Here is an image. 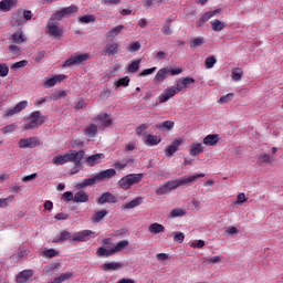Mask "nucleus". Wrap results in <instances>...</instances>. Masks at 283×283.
Segmentation results:
<instances>
[{
  "label": "nucleus",
  "instance_id": "1",
  "mask_svg": "<svg viewBox=\"0 0 283 283\" xmlns=\"http://www.w3.org/2000/svg\"><path fill=\"white\" fill-rule=\"evenodd\" d=\"M34 14L31 10L19 9L17 12L11 15V25L19 28V25H25L28 21H32Z\"/></svg>",
  "mask_w": 283,
  "mask_h": 283
},
{
  "label": "nucleus",
  "instance_id": "2",
  "mask_svg": "<svg viewBox=\"0 0 283 283\" xmlns=\"http://www.w3.org/2000/svg\"><path fill=\"white\" fill-rule=\"evenodd\" d=\"M29 123H25L23 125V129L30 130V129H36L45 123V116L41 115L39 111H34L30 114L28 117Z\"/></svg>",
  "mask_w": 283,
  "mask_h": 283
},
{
  "label": "nucleus",
  "instance_id": "3",
  "mask_svg": "<svg viewBox=\"0 0 283 283\" xmlns=\"http://www.w3.org/2000/svg\"><path fill=\"white\" fill-rule=\"evenodd\" d=\"M143 180V174H129L119 179L118 187L124 191H127L132 186L138 185Z\"/></svg>",
  "mask_w": 283,
  "mask_h": 283
},
{
  "label": "nucleus",
  "instance_id": "4",
  "mask_svg": "<svg viewBox=\"0 0 283 283\" xmlns=\"http://www.w3.org/2000/svg\"><path fill=\"white\" fill-rule=\"evenodd\" d=\"M76 154H78V151L70 150V153H66L64 155H57L53 157L52 164L59 167L61 165H66V163H72L73 160H77V158L75 157Z\"/></svg>",
  "mask_w": 283,
  "mask_h": 283
},
{
  "label": "nucleus",
  "instance_id": "5",
  "mask_svg": "<svg viewBox=\"0 0 283 283\" xmlns=\"http://www.w3.org/2000/svg\"><path fill=\"white\" fill-rule=\"evenodd\" d=\"M178 187H180V184H179L178 179L168 180L164 185L158 187L155 190V193L157 196H165V193H169V191H174V190L178 189Z\"/></svg>",
  "mask_w": 283,
  "mask_h": 283
},
{
  "label": "nucleus",
  "instance_id": "6",
  "mask_svg": "<svg viewBox=\"0 0 283 283\" xmlns=\"http://www.w3.org/2000/svg\"><path fill=\"white\" fill-rule=\"evenodd\" d=\"M85 61H90V53L73 55L69 57L63 63V67H74V65H81V63H85Z\"/></svg>",
  "mask_w": 283,
  "mask_h": 283
},
{
  "label": "nucleus",
  "instance_id": "7",
  "mask_svg": "<svg viewBox=\"0 0 283 283\" xmlns=\"http://www.w3.org/2000/svg\"><path fill=\"white\" fill-rule=\"evenodd\" d=\"M96 238V232L92 230H82L78 232L73 233V242H88V240H92Z\"/></svg>",
  "mask_w": 283,
  "mask_h": 283
},
{
  "label": "nucleus",
  "instance_id": "8",
  "mask_svg": "<svg viewBox=\"0 0 283 283\" xmlns=\"http://www.w3.org/2000/svg\"><path fill=\"white\" fill-rule=\"evenodd\" d=\"M39 145H41L39 137L22 138L18 143L20 149H34V147H39Z\"/></svg>",
  "mask_w": 283,
  "mask_h": 283
},
{
  "label": "nucleus",
  "instance_id": "9",
  "mask_svg": "<svg viewBox=\"0 0 283 283\" xmlns=\"http://www.w3.org/2000/svg\"><path fill=\"white\" fill-rule=\"evenodd\" d=\"M46 30L51 36H54V39H61V36H63V28H61L59 22H55L52 18L50 19Z\"/></svg>",
  "mask_w": 283,
  "mask_h": 283
},
{
  "label": "nucleus",
  "instance_id": "10",
  "mask_svg": "<svg viewBox=\"0 0 283 283\" xmlns=\"http://www.w3.org/2000/svg\"><path fill=\"white\" fill-rule=\"evenodd\" d=\"M78 12V7L76 6H70L65 7L62 10L57 11L55 14L52 15V19L55 21H61L63 17H70L71 14H76Z\"/></svg>",
  "mask_w": 283,
  "mask_h": 283
},
{
  "label": "nucleus",
  "instance_id": "11",
  "mask_svg": "<svg viewBox=\"0 0 283 283\" xmlns=\"http://www.w3.org/2000/svg\"><path fill=\"white\" fill-rule=\"evenodd\" d=\"M103 244H109V247L113 249V253L115 255V253H120V251H123V249H125L126 247H129V241L122 240L114 244V243H112V239H104Z\"/></svg>",
  "mask_w": 283,
  "mask_h": 283
},
{
  "label": "nucleus",
  "instance_id": "12",
  "mask_svg": "<svg viewBox=\"0 0 283 283\" xmlns=\"http://www.w3.org/2000/svg\"><path fill=\"white\" fill-rule=\"evenodd\" d=\"M25 107H28V101H21L18 104H15L13 107L4 111L3 116L8 117V116H14V114H21V112H23Z\"/></svg>",
  "mask_w": 283,
  "mask_h": 283
},
{
  "label": "nucleus",
  "instance_id": "13",
  "mask_svg": "<svg viewBox=\"0 0 283 283\" xmlns=\"http://www.w3.org/2000/svg\"><path fill=\"white\" fill-rule=\"evenodd\" d=\"M178 92H180L178 86H170L166 88L164 93L159 95V103H167V101H169V98H174Z\"/></svg>",
  "mask_w": 283,
  "mask_h": 283
},
{
  "label": "nucleus",
  "instance_id": "14",
  "mask_svg": "<svg viewBox=\"0 0 283 283\" xmlns=\"http://www.w3.org/2000/svg\"><path fill=\"white\" fill-rule=\"evenodd\" d=\"M96 176H97L98 182H107L108 180H112V178H114V176H116V169L109 168L106 170H102V171L97 172Z\"/></svg>",
  "mask_w": 283,
  "mask_h": 283
},
{
  "label": "nucleus",
  "instance_id": "15",
  "mask_svg": "<svg viewBox=\"0 0 283 283\" xmlns=\"http://www.w3.org/2000/svg\"><path fill=\"white\" fill-rule=\"evenodd\" d=\"M198 178H205V174H193L189 177L178 179L179 187H189V185L193 184Z\"/></svg>",
  "mask_w": 283,
  "mask_h": 283
},
{
  "label": "nucleus",
  "instance_id": "16",
  "mask_svg": "<svg viewBox=\"0 0 283 283\" xmlns=\"http://www.w3.org/2000/svg\"><path fill=\"white\" fill-rule=\"evenodd\" d=\"M95 122L97 123L98 129H105V127H109V125H112V117H109L107 113H104L103 115H98L95 118Z\"/></svg>",
  "mask_w": 283,
  "mask_h": 283
},
{
  "label": "nucleus",
  "instance_id": "17",
  "mask_svg": "<svg viewBox=\"0 0 283 283\" xmlns=\"http://www.w3.org/2000/svg\"><path fill=\"white\" fill-rule=\"evenodd\" d=\"M105 161V154H95L86 158L87 167H94Z\"/></svg>",
  "mask_w": 283,
  "mask_h": 283
},
{
  "label": "nucleus",
  "instance_id": "18",
  "mask_svg": "<svg viewBox=\"0 0 283 283\" xmlns=\"http://www.w3.org/2000/svg\"><path fill=\"white\" fill-rule=\"evenodd\" d=\"M115 202H118V199L116 198V196L112 195L111 192H104L98 199H97V205H105V203H109V205H115Z\"/></svg>",
  "mask_w": 283,
  "mask_h": 283
},
{
  "label": "nucleus",
  "instance_id": "19",
  "mask_svg": "<svg viewBox=\"0 0 283 283\" xmlns=\"http://www.w3.org/2000/svg\"><path fill=\"white\" fill-rule=\"evenodd\" d=\"M19 3V0H1L0 1V12H10L14 10Z\"/></svg>",
  "mask_w": 283,
  "mask_h": 283
},
{
  "label": "nucleus",
  "instance_id": "20",
  "mask_svg": "<svg viewBox=\"0 0 283 283\" xmlns=\"http://www.w3.org/2000/svg\"><path fill=\"white\" fill-rule=\"evenodd\" d=\"M182 145V139H175L171 145L167 146L165 149V154L167 158H171L176 151H178V147Z\"/></svg>",
  "mask_w": 283,
  "mask_h": 283
},
{
  "label": "nucleus",
  "instance_id": "21",
  "mask_svg": "<svg viewBox=\"0 0 283 283\" xmlns=\"http://www.w3.org/2000/svg\"><path fill=\"white\" fill-rule=\"evenodd\" d=\"M83 156H85V150H78L77 154L75 155V158L77 159L72 160V163H74V167L71 170L72 176L81 171V160H83Z\"/></svg>",
  "mask_w": 283,
  "mask_h": 283
},
{
  "label": "nucleus",
  "instance_id": "22",
  "mask_svg": "<svg viewBox=\"0 0 283 283\" xmlns=\"http://www.w3.org/2000/svg\"><path fill=\"white\" fill-rule=\"evenodd\" d=\"M65 78H67L66 75H54L53 77H50L46 81H44V87H54V85H57V83L65 81Z\"/></svg>",
  "mask_w": 283,
  "mask_h": 283
},
{
  "label": "nucleus",
  "instance_id": "23",
  "mask_svg": "<svg viewBox=\"0 0 283 283\" xmlns=\"http://www.w3.org/2000/svg\"><path fill=\"white\" fill-rule=\"evenodd\" d=\"M196 80L193 77H184L177 82V90L182 92V90H187L190 85H193Z\"/></svg>",
  "mask_w": 283,
  "mask_h": 283
},
{
  "label": "nucleus",
  "instance_id": "24",
  "mask_svg": "<svg viewBox=\"0 0 283 283\" xmlns=\"http://www.w3.org/2000/svg\"><path fill=\"white\" fill-rule=\"evenodd\" d=\"M32 275H34V271L32 270H23L20 272L17 276V282L18 283H25L29 280H32Z\"/></svg>",
  "mask_w": 283,
  "mask_h": 283
},
{
  "label": "nucleus",
  "instance_id": "25",
  "mask_svg": "<svg viewBox=\"0 0 283 283\" xmlns=\"http://www.w3.org/2000/svg\"><path fill=\"white\" fill-rule=\"evenodd\" d=\"M12 43H15V45H21V43H25L28 41V38L23 33V31H17L11 35Z\"/></svg>",
  "mask_w": 283,
  "mask_h": 283
},
{
  "label": "nucleus",
  "instance_id": "26",
  "mask_svg": "<svg viewBox=\"0 0 283 283\" xmlns=\"http://www.w3.org/2000/svg\"><path fill=\"white\" fill-rule=\"evenodd\" d=\"M176 21V17L175 15H170L167 20L166 23L164 24V27L161 28V33L165 36H170V34H172L174 31H171V22Z\"/></svg>",
  "mask_w": 283,
  "mask_h": 283
},
{
  "label": "nucleus",
  "instance_id": "27",
  "mask_svg": "<svg viewBox=\"0 0 283 283\" xmlns=\"http://www.w3.org/2000/svg\"><path fill=\"white\" fill-rule=\"evenodd\" d=\"M205 151V146L201 143H193L190 146L189 154L190 156H200Z\"/></svg>",
  "mask_w": 283,
  "mask_h": 283
},
{
  "label": "nucleus",
  "instance_id": "28",
  "mask_svg": "<svg viewBox=\"0 0 283 283\" xmlns=\"http://www.w3.org/2000/svg\"><path fill=\"white\" fill-rule=\"evenodd\" d=\"M124 29H125V25L123 24L116 25L112 28L108 32H106L105 36L106 39H116V36H118Z\"/></svg>",
  "mask_w": 283,
  "mask_h": 283
},
{
  "label": "nucleus",
  "instance_id": "29",
  "mask_svg": "<svg viewBox=\"0 0 283 283\" xmlns=\"http://www.w3.org/2000/svg\"><path fill=\"white\" fill-rule=\"evenodd\" d=\"M167 76H169V69L164 67V69H160L156 73L154 81H155V83H163V81H165V78H167Z\"/></svg>",
  "mask_w": 283,
  "mask_h": 283
},
{
  "label": "nucleus",
  "instance_id": "30",
  "mask_svg": "<svg viewBox=\"0 0 283 283\" xmlns=\"http://www.w3.org/2000/svg\"><path fill=\"white\" fill-rule=\"evenodd\" d=\"M103 271H118V269H123V263L119 262H108L102 265Z\"/></svg>",
  "mask_w": 283,
  "mask_h": 283
},
{
  "label": "nucleus",
  "instance_id": "31",
  "mask_svg": "<svg viewBox=\"0 0 283 283\" xmlns=\"http://www.w3.org/2000/svg\"><path fill=\"white\" fill-rule=\"evenodd\" d=\"M73 202H90V195L83 190H80L74 195Z\"/></svg>",
  "mask_w": 283,
  "mask_h": 283
},
{
  "label": "nucleus",
  "instance_id": "32",
  "mask_svg": "<svg viewBox=\"0 0 283 283\" xmlns=\"http://www.w3.org/2000/svg\"><path fill=\"white\" fill-rule=\"evenodd\" d=\"M220 138L217 134L208 135L203 138V145H207V147H213V145H218Z\"/></svg>",
  "mask_w": 283,
  "mask_h": 283
},
{
  "label": "nucleus",
  "instance_id": "33",
  "mask_svg": "<svg viewBox=\"0 0 283 283\" xmlns=\"http://www.w3.org/2000/svg\"><path fill=\"white\" fill-rule=\"evenodd\" d=\"M60 269L61 263H51L43 268V273H45V275H54V273H56V271H59Z\"/></svg>",
  "mask_w": 283,
  "mask_h": 283
},
{
  "label": "nucleus",
  "instance_id": "34",
  "mask_svg": "<svg viewBox=\"0 0 283 283\" xmlns=\"http://www.w3.org/2000/svg\"><path fill=\"white\" fill-rule=\"evenodd\" d=\"M109 213V211L107 210H99V211H95L92 217H91V221L93 223L96 222H101V220H104V218Z\"/></svg>",
  "mask_w": 283,
  "mask_h": 283
},
{
  "label": "nucleus",
  "instance_id": "35",
  "mask_svg": "<svg viewBox=\"0 0 283 283\" xmlns=\"http://www.w3.org/2000/svg\"><path fill=\"white\" fill-rule=\"evenodd\" d=\"M143 202V197H137L135 199H133L132 201L125 203L122 206V209H136V207H140V203Z\"/></svg>",
  "mask_w": 283,
  "mask_h": 283
},
{
  "label": "nucleus",
  "instance_id": "36",
  "mask_svg": "<svg viewBox=\"0 0 283 283\" xmlns=\"http://www.w3.org/2000/svg\"><path fill=\"white\" fill-rule=\"evenodd\" d=\"M96 255L97 258H111V255H114V250L112 248L99 247L97 248Z\"/></svg>",
  "mask_w": 283,
  "mask_h": 283
},
{
  "label": "nucleus",
  "instance_id": "37",
  "mask_svg": "<svg viewBox=\"0 0 283 283\" xmlns=\"http://www.w3.org/2000/svg\"><path fill=\"white\" fill-rule=\"evenodd\" d=\"M118 49H119V45L116 42H113L112 44H107L105 46V54H107V56H114L118 54Z\"/></svg>",
  "mask_w": 283,
  "mask_h": 283
},
{
  "label": "nucleus",
  "instance_id": "38",
  "mask_svg": "<svg viewBox=\"0 0 283 283\" xmlns=\"http://www.w3.org/2000/svg\"><path fill=\"white\" fill-rule=\"evenodd\" d=\"M97 133H98V125H96V124H91V125H88V126L84 129V134H85V136H87L88 138H94V136H96Z\"/></svg>",
  "mask_w": 283,
  "mask_h": 283
},
{
  "label": "nucleus",
  "instance_id": "39",
  "mask_svg": "<svg viewBox=\"0 0 283 283\" xmlns=\"http://www.w3.org/2000/svg\"><path fill=\"white\" fill-rule=\"evenodd\" d=\"M160 138L156 135H147L146 139L144 140L145 145H148L149 147H156V145H159Z\"/></svg>",
  "mask_w": 283,
  "mask_h": 283
},
{
  "label": "nucleus",
  "instance_id": "40",
  "mask_svg": "<svg viewBox=\"0 0 283 283\" xmlns=\"http://www.w3.org/2000/svg\"><path fill=\"white\" fill-rule=\"evenodd\" d=\"M148 231H149V233H154L155 235L158 233H165V226H163L160 223H151L148 227Z\"/></svg>",
  "mask_w": 283,
  "mask_h": 283
},
{
  "label": "nucleus",
  "instance_id": "41",
  "mask_svg": "<svg viewBox=\"0 0 283 283\" xmlns=\"http://www.w3.org/2000/svg\"><path fill=\"white\" fill-rule=\"evenodd\" d=\"M242 76H244V72L240 67H234L231 70V78L232 81H242Z\"/></svg>",
  "mask_w": 283,
  "mask_h": 283
},
{
  "label": "nucleus",
  "instance_id": "42",
  "mask_svg": "<svg viewBox=\"0 0 283 283\" xmlns=\"http://www.w3.org/2000/svg\"><path fill=\"white\" fill-rule=\"evenodd\" d=\"M92 185H98V177L95 175L93 177L84 179L81 184L80 187H92Z\"/></svg>",
  "mask_w": 283,
  "mask_h": 283
},
{
  "label": "nucleus",
  "instance_id": "43",
  "mask_svg": "<svg viewBox=\"0 0 283 283\" xmlns=\"http://www.w3.org/2000/svg\"><path fill=\"white\" fill-rule=\"evenodd\" d=\"M66 240H69V242H74V234H71L69 231L64 230L60 233L56 242H65Z\"/></svg>",
  "mask_w": 283,
  "mask_h": 283
},
{
  "label": "nucleus",
  "instance_id": "44",
  "mask_svg": "<svg viewBox=\"0 0 283 283\" xmlns=\"http://www.w3.org/2000/svg\"><path fill=\"white\" fill-rule=\"evenodd\" d=\"M72 277L71 272L62 273L59 277H55L53 281L46 282V283H63L66 282V280H70Z\"/></svg>",
  "mask_w": 283,
  "mask_h": 283
},
{
  "label": "nucleus",
  "instance_id": "45",
  "mask_svg": "<svg viewBox=\"0 0 283 283\" xmlns=\"http://www.w3.org/2000/svg\"><path fill=\"white\" fill-rule=\"evenodd\" d=\"M182 216H187V210L182 208H176L171 210L169 218H182Z\"/></svg>",
  "mask_w": 283,
  "mask_h": 283
},
{
  "label": "nucleus",
  "instance_id": "46",
  "mask_svg": "<svg viewBox=\"0 0 283 283\" xmlns=\"http://www.w3.org/2000/svg\"><path fill=\"white\" fill-rule=\"evenodd\" d=\"M130 163H133L132 159H123L122 161L116 160L113 165V167H115V169H125V167H127V165H130Z\"/></svg>",
  "mask_w": 283,
  "mask_h": 283
},
{
  "label": "nucleus",
  "instance_id": "47",
  "mask_svg": "<svg viewBox=\"0 0 283 283\" xmlns=\"http://www.w3.org/2000/svg\"><path fill=\"white\" fill-rule=\"evenodd\" d=\"M42 258H56V255H59V251H56L55 249H44L41 252Z\"/></svg>",
  "mask_w": 283,
  "mask_h": 283
},
{
  "label": "nucleus",
  "instance_id": "48",
  "mask_svg": "<svg viewBox=\"0 0 283 283\" xmlns=\"http://www.w3.org/2000/svg\"><path fill=\"white\" fill-rule=\"evenodd\" d=\"M210 23H211L212 30H214V32H222V30H224V22H222L220 20H213Z\"/></svg>",
  "mask_w": 283,
  "mask_h": 283
},
{
  "label": "nucleus",
  "instance_id": "49",
  "mask_svg": "<svg viewBox=\"0 0 283 283\" xmlns=\"http://www.w3.org/2000/svg\"><path fill=\"white\" fill-rule=\"evenodd\" d=\"M202 262L206 264H220L222 262V256H212V258H203Z\"/></svg>",
  "mask_w": 283,
  "mask_h": 283
},
{
  "label": "nucleus",
  "instance_id": "50",
  "mask_svg": "<svg viewBox=\"0 0 283 283\" xmlns=\"http://www.w3.org/2000/svg\"><path fill=\"white\" fill-rule=\"evenodd\" d=\"M216 63H218V60L213 55L208 56L205 61V65H206L207 70H211L213 67V65H216Z\"/></svg>",
  "mask_w": 283,
  "mask_h": 283
},
{
  "label": "nucleus",
  "instance_id": "51",
  "mask_svg": "<svg viewBox=\"0 0 283 283\" xmlns=\"http://www.w3.org/2000/svg\"><path fill=\"white\" fill-rule=\"evenodd\" d=\"M8 74H10V66H8L6 63H0V76L6 78Z\"/></svg>",
  "mask_w": 283,
  "mask_h": 283
},
{
  "label": "nucleus",
  "instance_id": "52",
  "mask_svg": "<svg viewBox=\"0 0 283 283\" xmlns=\"http://www.w3.org/2000/svg\"><path fill=\"white\" fill-rule=\"evenodd\" d=\"M157 129H174V122L166 120L161 124L156 125Z\"/></svg>",
  "mask_w": 283,
  "mask_h": 283
},
{
  "label": "nucleus",
  "instance_id": "53",
  "mask_svg": "<svg viewBox=\"0 0 283 283\" xmlns=\"http://www.w3.org/2000/svg\"><path fill=\"white\" fill-rule=\"evenodd\" d=\"M80 23H94L95 18L92 14L82 15L78 18Z\"/></svg>",
  "mask_w": 283,
  "mask_h": 283
},
{
  "label": "nucleus",
  "instance_id": "54",
  "mask_svg": "<svg viewBox=\"0 0 283 283\" xmlns=\"http://www.w3.org/2000/svg\"><path fill=\"white\" fill-rule=\"evenodd\" d=\"M140 69V60L134 61L128 65V72L132 74L136 73L137 70Z\"/></svg>",
  "mask_w": 283,
  "mask_h": 283
},
{
  "label": "nucleus",
  "instance_id": "55",
  "mask_svg": "<svg viewBox=\"0 0 283 283\" xmlns=\"http://www.w3.org/2000/svg\"><path fill=\"white\" fill-rule=\"evenodd\" d=\"M19 129V126L17 124H10L2 128L3 134H12V132H17Z\"/></svg>",
  "mask_w": 283,
  "mask_h": 283
},
{
  "label": "nucleus",
  "instance_id": "56",
  "mask_svg": "<svg viewBox=\"0 0 283 283\" xmlns=\"http://www.w3.org/2000/svg\"><path fill=\"white\" fill-rule=\"evenodd\" d=\"M9 52L13 54L14 56H21V48L17 44L9 45Z\"/></svg>",
  "mask_w": 283,
  "mask_h": 283
},
{
  "label": "nucleus",
  "instance_id": "57",
  "mask_svg": "<svg viewBox=\"0 0 283 283\" xmlns=\"http://www.w3.org/2000/svg\"><path fill=\"white\" fill-rule=\"evenodd\" d=\"M14 200V197L9 196L7 198L0 199V209H6Z\"/></svg>",
  "mask_w": 283,
  "mask_h": 283
},
{
  "label": "nucleus",
  "instance_id": "58",
  "mask_svg": "<svg viewBox=\"0 0 283 283\" xmlns=\"http://www.w3.org/2000/svg\"><path fill=\"white\" fill-rule=\"evenodd\" d=\"M209 19H211V13L206 12L197 22L198 28L202 27V24L207 23V21H209Z\"/></svg>",
  "mask_w": 283,
  "mask_h": 283
},
{
  "label": "nucleus",
  "instance_id": "59",
  "mask_svg": "<svg viewBox=\"0 0 283 283\" xmlns=\"http://www.w3.org/2000/svg\"><path fill=\"white\" fill-rule=\"evenodd\" d=\"M28 256L27 250H21L18 254H14L11 256V260H15V262H19V260H23V258Z\"/></svg>",
  "mask_w": 283,
  "mask_h": 283
},
{
  "label": "nucleus",
  "instance_id": "60",
  "mask_svg": "<svg viewBox=\"0 0 283 283\" xmlns=\"http://www.w3.org/2000/svg\"><path fill=\"white\" fill-rule=\"evenodd\" d=\"M28 65V60H22L12 64L11 70H21V67H25Z\"/></svg>",
  "mask_w": 283,
  "mask_h": 283
},
{
  "label": "nucleus",
  "instance_id": "61",
  "mask_svg": "<svg viewBox=\"0 0 283 283\" xmlns=\"http://www.w3.org/2000/svg\"><path fill=\"white\" fill-rule=\"evenodd\" d=\"M140 50V42H130L128 45V52H138Z\"/></svg>",
  "mask_w": 283,
  "mask_h": 283
},
{
  "label": "nucleus",
  "instance_id": "62",
  "mask_svg": "<svg viewBox=\"0 0 283 283\" xmlns=\"http://www.w3.org/2000/svg\"><path fill=\"white\" fill-rule=\"evenodd\" d=\"M67 96V92L59 91L53 94V101H61V98H65Z\"/></svg>",
  "mask_w": 283,
  "mask_h": 283
},
{
  "label": "nucleus",
  "instance_id": "63",
  "mask_svg": "<svg viewBox=\"0 0 283 283\" xmlns=\"http://www.w3.org/2000/svg\"><path fill=\"white\" fill-rule=\"evenodd\" d=\"M129 85V77H123L117 81V87H127Z\"/></svg>",
  "mask_w": 283,
  "mask_h": 283
},
{
  "label": "nucleus",
  "instance_id": "64",
  "mask_svg": "<svg viewBox=\"0 0 283 283\" xmlns=\"http://www.w3.org/2000/svg\"><path fill=\"white\" fill-rule=\"evenodd\" d=\"M149 129V126L147 124H142L136 128L137 136H143L145 134V130Z\"/></svg>",
  "mask_w": 283,
  "mask_h": 283
}]
</instances>
